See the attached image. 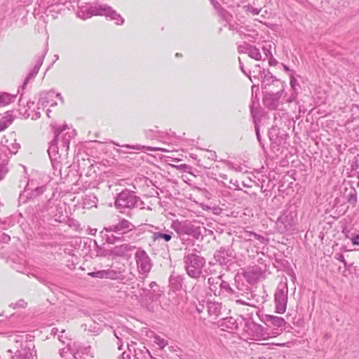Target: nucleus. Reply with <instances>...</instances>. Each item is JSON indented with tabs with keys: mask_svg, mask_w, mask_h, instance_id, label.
<instances>
[{
	"mask_svg": "<svg viewBox=\"0 0 359 359\" xmlns=\"http://www.w3.org/2000/svg\"><path fill=\"white\" fill-rule=\"evenodd\" d=\"M93 15H104L114 20L117 25H122L124 22L123 18L116 11L105 4L86 5L82 6L77 12V17L83 20Z\"/></svg>",
	"mask_w": 359,
	"mask_h": 359,
	"instance_id": "obj_1",
	"label": "nucleus"
},
{
	"mask_svg": "<svg viewBox=\"0 0 359 359\" xmlns=\"http://www.w3.org/2000/svg\"><path fill=\"white\" fill-rule=\"evenodd\" d=\"M139 203L143 205L140 197L137 196L134 191L126 189L116 195L114 206L120 212L123 213L126 209L137 208Z\"/></svg>",
	"mask_w": 359,
	"mask_h": 359,
	"instance_id": "obj_2",
	"label": "nucleus"
},
{
	"mask_svg": "<svg viewBox=\"0 0 359 359\" xmlns=\"http://www.w3.org/2000/svg\"><path fill=\"white\" fill-rule=\"evenodd\" d=\"M135 229V226L133 223L124 218H122L118 220L117 224H111L104 228V230L106 232H114L116 234L106 235V242L110 244H113L116 241H120L121 236L128 233Z\"/></svg>",
	"mask_w": 359,
	"mask_h": 359,
	"instance_id": "obj_3",
	"label": "nucleus"
},
{
	"mask_svg": "<svg viewBox=\"0 0 359 359\" xmlns=\"http://www.w3.org/2000/svg\"><path fill=\"white\" fill-rule=\"evenodd\" d=\"M184 268L191 278L197 279L202 274V269L205 264V259L196 252H191L184 257Z\"/></svg>",
	"mask_w": 359,
	"mask_h": 359,
	"instance_id": "obj_4",
	"label": "nucleus"
},
{
	"mask_svg": "<svg viewBox=\"0 0 359 359\" xmlns=\"http://www.w3.org/2000/svg\"><path fill=\"white\" fill-rule=\"evenodd\" d=\"M55 138L52 140V149L56 144H59L61 149L67 152L69 148L70 140L74 137L75 131L71 130L66 125L62 127L53 126Z\"/></svg>",
	"mask_w": 359,
	"mask_h": 359,
	"instance_id": "obj_5",
	"label": "nucleus"
},
{
	"mask_svg": "<svg viewBox=\"0 0 359 359\" xmlns=\"http://www.w3.org/2000/svg\"><path fill=\"white\" fill-rule=\"evenodd\" d=\"M287 293L288 288L287 283H279L274 294L276 311L278 313H283L286 311L287 303Z\"/></svg>",
	"mask_w": 359,
	"mask_h": 359,
	"instance_id": "obj_6",
	"label": "nucleus"
},
{
	"mask_svg": "<svg viewBox=\"0 0 359 359\" xmlns=\"http://www.w3.org/2000/svg\"><path fill=\"white\" fill-rule=\"evenodd\" d=\"M202 227L200 225H196L195 223L184 222L175 225L174 229L180 236L188 235L198 239L202 236Z\"/></svg>",
	"mask_w": 359,
	"mask_h": 359,
	"instance_id": "obj_7",
	"label": "nucleus"
},
{
	"mask_svg": "<svg viewBox=\"0 0 359 359\" xmlns=\"http://www.w3.org/2000/svg\"><path fill=\"white\" fill-rule=\"evenodd\" d=\"M34 346L32 343H27V340L25 344L21 346H15L7 351V353L11 359H33V350Z\"/></svg>",
	"mask_w": 359,
	"mask_h": 359,
	"instance_id": "obj_8",
	"label": "nucleus"
},
{
	"mask_svg": "<svg viewBox=\"0 0 359 359\" xmlns=\"http://www.w3.org/2000/svg\"><path fill=\"white\" fill-rule=\"evenodd\" d=\"M46 189V186L35 187L34 180L27 182L25 190L20 196V200L25 202L27 199H33L41 195Z\"/></svg>",
	"mask_w": 359,
	"mask_h": 359,
	"instance_id": "obj_9",
	"label": "nucleus"
},
{
	"mask_svg": "<svg viewBox=\"0 0 359 359\" xmlns=\"http://www.w3.org/2000/svg\"><path fill=\"white\" fill-rule=\"evenodd\" d=\"M135 258L139 273L147 275L151 269V260L147 253L144 250H137Z\"/></svg>",
	"mask_w": 359,
	"mask_h": 359,
	"instance_id": "obj_10",
	"label": "nucleus"
},
{
	"mask_svg": "<svg viewBox=\"0 0 359 359\" xmlns=\"http://www.w3.org/2000/svg\"><path fill=\"white\" fill-rule=\"evenodd\" d=\"M149 226L154 229V231H149L152 234L151 239L154 243L169 242L174 235L173 232L168 229L161 230L159 226H154L151 224H149Z\"/></svg>",
	"mask_w": 359,
	"mask_h": 359,
	"instance_id": "obj_11",
	"label": "nucleus"
},
{
	"mask_svg": "<svg viewBox=\"0 0 359 359\" xmlns=\"http://www.w3.org/2000/svg\"><path fill=\"white\" fill-rule=\"evenodd\" d=\"M6 143L7 144H0V155L3 156L4 162H8L9 155L15 154L20 147V144L16 142L15 140H13V142H9L7 140Z\"/></svg>",
	"mask_w": 359,
	"mask_h": 359,
	"instance_id": "obj_12",
	"label": "nucleus"
},
{
	"mask_svg": "<svg viewBox=\"0 0 359 359\" xmlns=\"http://www.w3.org/2000/svg\"><path fill=\"white\" fill-rule=\"evenodd\" d=\"M262 321L268 327L273 328L283 327L286 325V321L282 318L272 315H266L263 317Z\"/></svg>",
	"mask_w": 359,
	"mask_h": 359,
	"instance_id": "obj_13",
	"label": "nucleus"
},
{
	"mask_svg": "<svg viewBox=\"0 0 359 359\" xmlns=\"http://www.w3.org/2000/svg\"><path fill=\"white\" fill-rule=\"evenodd\" d=\"M262 273V269L259 266L255 265L248 268L244 272L243 276L249 283L252 284L258 280Z\"/></svg>",
	"mask_w": 359,
	"mask_h": 359,
	"instance_id": "obj_14",
	"label": "nucleus"
},
{
	"mask_svg": "<svg viewBox=\"0 0 359 359\" xmlns=\"http://www.w3.org/2000/svg\"><path fill=\"white\" fill-rule=\"evenodd\" d=\"M233 256V251L230 248H221L219 250L216 251L214 257L215 260L221 265L226 264L230 257Z\"/></svg>",
	"mask_w": 359,
	"mask_h": 359,
	"instance_id": "obj_15",
	"label": "nucleus"
},
{
	"mask_svg": "<svg viewBox=\"0 0 359 359\" xmlns=\"http://www.w3.org/2000/svg\"><path fill=\"white\" fill-rule=\"evenodd\" d=\"M45 55L42 54L40 56H38L35 61V65L33 67V69L31 70V72L29 73V74L27 76L26 79H25V81L22 86V89H24L26 86V85L29 83V81L32 80L38 74L39 70L41 67V66L43 64V61L44 59Z\"/></svg>",
	"mask_w": 359,
	"mask_h": 359,
	"instance_id": "obj_16",
	"label": "nucleus"
},
{
	"mask_svg": "<svg viewBox=\"0 0 359 359\" xmlns=\"http://www.w3.org/2000/svg\"><path fill=\"white\" fill-rule=\"evenodd\" d=\"M133 247L129 244L116 245L111 250L107 251V255L110 256L124 257L132 250Z\"/></svg>",
	"mask_w": 359,
	"mask_h": 359,
	"instance_id": "obj_17",
	"label": "nucleus"
},
{
	"mask_svg": "<svg viewBox=\"0 0 359 359\" xmlns=\"http://www.w3.org/2000/svg\"><path fill=\"white\" fill-rule=\"evenodd\" d=\"M278 222L283 224L285 230H290L295 224L293 212H285L279 218Z\"/></svg>",
	"mask_w": 359,
	"mask_h": 359,
	"instance_id": "obj_18",
	"label": "nucleus"
},
{
	"mask_svg": "<svg viewBox=\"0 0 359 359\" xmlns=\"http://www.w3.org/2000/svg\"><path fill=\"white\" fill-rule=\"evenodd\" d=\"M234 293L233 295H231V298L232 299H234L236 303L243 304V305H247L250 306H255L256 302H254V299H252V301H249L246 299V294L243 292H239L237 290V292L234 291Z\"/></svg>",
	"mask_w": 359,
	"mask_h": 359,
	"instance_id": "obj_19",
	"label": "nucleus"
},
{
	"mask_svg": "<svg viewBox=\"0 0 359 359\" xmlns=\"http://www.w3.org/2000/svg\"><path fill=\"white\" fill-rule=\"evenodd\" d=\"M54 97V91L42 93L40 95L38 104L42 106L46 105L48 104H50L51 107L55 106L57 104V102L53 100Z\"/></svg>",
	"mask_w": 359,
	"mask_h": 359,
	"instance_id": "obj_20",
	"label": "nucleus"
},
{
	"mask_svg": "<svg viewBox=\"0 0 359 359\" xmlns=\"http://www.w3.org/2000/svg\"><path fill=\"white\" fill-rule=\"evenodd\" d=\"M123 271L124 270H115L111 268L105 269V279L122 280L125 278Z\"/></svg>",
	"mask_w": 359,
	"mask_h": 359,
	"instance_id": "obj_21",
	"label": "nucleus"
},
{
	"mask_svg": "<svg viewBox=\"0 0 359 359\" xmlns=\"http://www.w3.org/2000/svg\"><path fill=\"white\" fill-rule=\"evenodd\" d=\"M13 116L11 111L0 114V131L6 129L13 122Z\"/></svg>",
	"mask_w": 359,
	"mask_h": 359,
	"instance_id": "obj_22",
	"label": "nucleus"
},
{
	"mask_svg": "<svg viewBox=\"0 0 359 359\" xmlns=\"http://www.w3.org/2000/svg\"><path fill=\"white\" fill-rule=\"evenodd\" d=\"M222 304L218 302H208L207 304V310L209 316L215 318L221 314Z\"/></svg>",
	"mask_w": 359,
	"mask_h": 359,
	"instance_id": "obj_23",
	"label": "nucleus"
},
{
	"mask_svg": "<svg viewBox=\"0 0 359 359\" xmlns=\"http://www.w3.org/2000/svg\"><path fill=\"white\" fill-rule=\"evenodd\" d=\"M237 290L239 292H243L246 294V299L252 301L254 299V294L250 291L249 286L245 285L243 283H240L237 278L235 279Z\"/></svg>",
	"mask_w": 359,
	"mask_h": 359,
	"instance_id": "obj_24",
	"label": "nucleus"
},
{
	"mask_svg": "<svg viewBox=\"0 0 359 359\" xmlns=\"http://www.w3.org/2000/svg\"><path fill=\"white\" fill-rule=\"evenodd\" d=\"M219 326H222L226 329L233 330L238 327V323L233 317H228L221 320Z\"/></svg>",
	"mask_w": 359,
	"mask_h": 359,
	"instance_id": "obj_25",
	"label": "nucleus"
},
{
	"mask_svg": "<svg viewBox=\"0 0 359 359\" xmlns=\"http://www.w3.org/2000/svg\"><path fill=\"white\" fill-rule=\"evenodd\" d=\"M182 278L180 276L172 274L170 277V285L174 290H180L182 287Z\"/></svg>",
	"mask_w": 359,
	"mask_h": 359,
	"instance_id": "obj_26",
	"label": "nucleus"
},
{
	"mask_svg": "<svg viewBox=\"0 0 359 359\" xmlns=\"http://www.w3.org/2000/svg\"><path fill=\"white\" fill-rule=\"evenodd\" d=\"M25 339H27V337L20 332H16L9 337V341L15 344L13 347L21 346V344H24L23 342Z\"/></svg>",
	"mask_w": 359,
	"mask_h": 359,
	"instance_id": "obj_27",
	"label": "nucleus"
},
{
	"mask_svg": "<svg viewBox=\"0 0 359 359\" xmlns=\"http://www.w3.org/2000/svg\"><path fill=\"white\" fill-rule=\"evenodd\" d=\"M122 147H126V148H129V149H135V150H140V149H142L145 148L147 150L151 151H164V152L168 151V149H163V148L144 147V146H142V145H140V144H135V145L126 144V145H123Z\"/></svg>",
	"mask_w": 359,
	"mask_h": 359,
	"instance_id": "obj_28",
	"label": "nucleus"
},
{
	"mask_svg": "<svg viewBox=\"0 0 359 359\" xmlns=\"http://www.w3.org/2000/svg\"><path fill=\"white\" fill-rule=\"evenodd\" d=\"M15 96L7 93H0V107L7 105L15 100Z\"/></svg>",
	"mask_w": 359,
	"mask_h": 359,
	"instance_id": "obj_29",
	"label": "nucleus"
},
{
	"mask_svg": "<svg viewBox=\"0 0 359 359\" xmlns=\"http://www.w3.org/2000/svg\"><path fill=\"white\" fill-rule=\"evenodd\" d=\"M219 288H220V295H222V292H226L227 294L233 295L234 293V290L230 287L228 282L221 280L219 283Z\"/></svg>",
	"mask_w": 359,
	"mask_h": 359,
	"instance_id": "obj_30",
	"label": "nucleus"
},
{
	"mask_svg": "<svg viewBox=\"0 0 359 359\" xmlns=\"http://www.w3.org/2000/svg\"><path fill=\"white\" fill-rule=\"evenodd\" d=\"M248 55L249 57L256 60H262V55L259 50L254 46L251 45L250 47L248 48Z\"/></svg>",
	"mask_w": 359,
	"mask_h": 359,
	"instance_id": "obj_31",
	"label": "nucleus"
},
{
	"mask_svg": "<svg viewBox=\"0 0 359 359\" xmlns=\"http://www.w3.org/2000/svg\"><path fill=\"white\" fill-rule=\"evenodd\" d=\"M153 341L161 349L164 348L168 344V340L156 334L153 337Z\"/></svg>",
	"mask_w": 359,
	"mask_h": 359,
	"instance_id": "obj_32",
	"label": "nucleus"
},
{
	"mask_svg": "<svg viewBox=\"0 0 359 359\" xmlns=\"http://www.w3.org/2000/svg\"><path fill=\"white\" fill-rule=\"evenodd\" d=\"M348 203L355 206L357 203V192L355 189H352L346 196Z\"/></svg>",
	"mask_w": 359,
	"mask_h": 359,
	"instance_id": "obj_33",
	"label": "nucleus"
},
{
	"mask_svg": "<svg viewBox=\"0 0 359 359\" xmlns=\"http://www.w3.org/2000/svg\"><path fill=\"white\" fill-rule=\"evenodd\" d=\"M221 281V278L217 277V281L215 282V285L210 287V290L211 292L213 293L215 296H220V288H219V283Z\"/></svg>",
	"mask_w": 359,
	"mask_h": 359,
	"instance_id": "obj_34",
	"label": "nucleus"
},
{
	"mask_svg": "<svg viewBox=\"0 0 359 359\" xmlns=\"http://www.w3.org/2000/svg\"><path fill=\"white\" fill-rule=\"evenodd\" d=\"M3 159V156L0 155V161H1V163H0V180H2L8 172V168L6 167L8 162H4Z\"/></svg>",
	"mask_w": 359,
	"mask_h": 359,
	"instance_id": "obj_35",
	"label": "nucleus"
},
{
	"mask_svg": "<svg viewBox=\"0 0 359 359\" xmlns=\"http://www.w3.org/2000/svg\"><path fill=\"white\" fill-rule=\"evenodd\" d=\"M11 6L9 2L6 1L0 5V16L4 17V15L8 13Z\"/></svg>",
	"mask_w": 359,
	"mask_h": 359,
	"instance_id": "obj_36",
	"label": "nucleus"
},
{
	"mask_svg": "<svg viewBox=\"0 0 359 359\" xmlns=\"http://www.w3.org/2000/svg\"><path fill=\"white\" fill-rule=\"evenodd\" d=\"M12 264H11V266L18 272L25 273V266L24 264L21 263H16L11 259Z\"/></svg>",
	"mask_w": 359,
	"mask_h": 359,
	"instance_id": "obj_37",
	"label": "nucleus"
},
{
	"mask_svg": "<svg viewBox=\"0 0 359 359\" xmlns=\"http://www.w3.org/2000/svg\"><path fill=\"white\" fill-rule=\"evenodd\" d=\"M229 29L230 30L236 31V32H238L241 35L244 34L245 28L243 26H240L239 25L229 23Z\"/></svg>",
	"mask_w": 359,
	"mask_h": 359,
	"instance_id": "obj_38",
	"label": "nucleus"
},
{
	"mask_svg": "<svg viewBox=\"0 0 359 359\" xmlns=\"http://www.w3.org/2000/svg\"><path fill=\"white\" fill-rule=\"evenodd\" d=\"M88 276L93 278L105 279V269L88 273Z\"/></svg>",
	"mask_w": 359,
	"mask_h": 359,
	"instance_id": "obj_39",
	"label": "nucleus"
},
{
	"mask_svg": "<svg viewBox=\"0 0 359 359\" xmlns=\"http://www.w3.org/2000/svg\"><path fill=\"white\" fill-rule=\"evenodd\" d=\"M261 77L263 79V82L269 81V79H273L272 81L274 80L277 81V79L273 76V75L269 72H266L265 70H263L260 73Z\"/></svg>",
	"mask_w": 359,
	"mask_h": 359,
	"instance_id": "obj_40",
	"label": "nucleus"
},
{
	"mask_svg": "<svg viewBox=\"0 0 359 359\" xmlns=\"http://www.w3.org/2000/svg\"><path fill=\"white\" fill-rule=\"evenodd\" d=\"M249 236H252L254 238L257 239L261 244L266 245L268 240L266 239L264 236L259 235L254 232H249Z\"/></svg>",
	"mask_w": 359,
	"mask_h": 359,
	"instance_id": "obj_41",
	"label": "nucleus"
},
{
	"mask_svg": "<svg viewBox=\"0 0 359 359\" xmlns=\"http://www.w3.org/2000/svg\"><path fill=\"white\" fill-rule=\"evenodd\" d=\"M11 240L8 235L4 232H0V245L3 243H8Z\"/></svg>",
	"mask_w": 359,
	"mask_h": 359,
	"instance_id": "obj_42",
	"label": "nucleus"
},
{
	"mask_svg": "<svg viewBox=\"0 0 359 359\" xmlns=\"http://www.w3.org/2000/svg\"><path fill=\"white\" fill-rule=\"evenodd\" d=\"M251 45L248 43H244L243 45H241L238 47V51L240 53H248V48L250 47Z\"/></svg>",
	"mask_w": 359,
	"mask_h": 359,
	"instance_id": "obj_43",
	"label": "nucleus"
},
{
	"mask_svg": "<svg viewBox=\"0 0 359 359\" xmlns=\"http://www.w3.org/2000/svg\"><path fill=\"white\" fill-rule=\"evenodd\" d=\"M290 84L292 90H297L296 86H299V83L297 80L293 76H290Z\"/></svg>",
	"mask_w": 359,
	"mask_h": 359,
	"instance_id": "obj_44",
	"label": "nucleus"
},
{
	"mask_svg": "<svg viewBox=\"0 0 359 359\" xmlns=\"http://www.w3.org/2000/svg\"><path fill=\"white\" fill-rule=\"evenodd\" d=\"M297 90H292V93L290 94L289 98L287 100V102L289 103L293 102L296 101L297 97Z\"/></svg>",
	"mask_w": 359,
	"mask_h": 359,
	"instance_id": "obj_45",
	"label": "nucleus"
},
{
	"mask_svg": "<svg viewBox=\"0 0 359 359\" xmlns=\"http://www.w3.org/2000/svg\"><path fill=\"white\" fill-rule=\"evenodd\" d=\"M248 11L250 13H252L253 15H258L260 11H261V8H254V7H252V6H248Z\"/></svg>",
	"mask_w": 359,
	"mask_h": 359,
	"instance_id": "obj_46",
	"label": "nucleus"
},
{
	"mask_svg": "<svg viewBox=\"0 0 359 359\" xmlns=\"http://www.w3.org/2000/svg\"><path fill=\"white\" fill-rule=\"evenodd\" d=\"M335 259L343 262L344 266H346L347 263L344 259V255L341 253H337L335 255Z\"/></svg>",
	"mask_w": 359,
	"mask_h": 359,
	"instance_id": "obj_47",
	"label": "nucleus"
},
{
	"mask_svg": "<svg viewBox=\"0 0 359 359\" xmlns=\"http://www.w3.org/2000/svg\"><path fill=\"white\" fill-rule=\"evenodd\" d=\"M270 48L271 45H269V47H266V46H263V51L266 57H271L273 55L270 50Z\"/></svg>",
	"mask_w": 359,
	"mask_h": 359,
	"instance_id": "obj_48",
	"label": "nucleus"
},
{
	"mask_svg": "<svg viewBox=\"0 0 359 359\" xmlns=\"http://www.w3.org/2000/svg\"><path fill=\"white\" fill-rule=\"evenodd\" d=\"M254 122L255 123V132H256L257 138L260 144H262L261 137H260V133H259V128L258 125L257 124L255 120H254Z\"/></svg>",
	"mask_w": 359,
	"mask_h": 359,
	"instance_id": "obj_49",
	"label": "nucleus"
},
{
	"mask_svg": "<svg viewBox=\"0 0 359 359\" xmlns=\"http://www.w3.org/2000/svg\"><path fill=\"white\" fill-rule=\"evenodd\" d=\"M52 142H50V146L49 147V149L48 150L49 155L50 156V154L52 152H57L58 149L60 148L59 144H56L53 148L52 149Z\"/></svg>",
	"mask_w": 359,
	"mask_h": 359,
	"instance_id": "obj_50",
	"label": "nucleus"
},
{
	"mask_svg": "<svg viewBox=\"0 0 359 359\" xmlns=\"http://www.w3.org/2000/svg\"><path fill=\"white\" fill-rule=\"evenodd\" d=\"M353 245H359V234L355 235L351 238Z\"/></svg>",
	"mask_w": 359,
	"mask_h": 359,
	"instance_id": "obj_51",
	"label": "nucleus"
},
{
	"mask_svg": "<svg viewBox=\"0 0 359 359\" xmlns=\"http://www.w3.org/2000/svg\"><path fill=\"white\" fill-rule=\"evenodd\" d=\"M32 116V119H37L40 117L41 114L39 111H34L33 114H27V116Z\"/></svg>",
	"mask_w": 359,
	"mask_h": 359,
	"instance_id": "obj_52",
	"label": "nucleus"
},
{
	"mask_svg": "<svg viewBox=\"0 0 359 359\" xmlns=\"http://www.w3.org/2000/svg\"><path fill=\"white\" fill-rule=\"evenodd\" d=\"M277 63V60L273 57V55L269 57V64L270 66H275Z\"/></svg>",
	"mask_w": 359,
	"mask_h": 359,
	"instance_id": "obj_53",
	"label": "nucleus"
},
{
	"mask_svg": "<svg viewBox=\"0 0 359 359\" xmlns=\"http://www.w3.org/2000/svg\"><path fill=\"white\" fill-rule=\"evenodd\" d=\"M25 304L26 302L23 299H20L15 304L17 307H25Z\"/></svg>",
	"mask_w": 359,
	"mask_h": 359,
	"instance_id": "obj_54",
	"label": "nucleus"
},
{
	"mask_svg": "<svg viewBox=\"0 0 359 359\" xmlns=\"http://www.w3.org/2000/svg\"><path fill=\"white\" fill-rule=\"evenodd\" d=\"M216 281H217V278H209L208 280V283L210 287H211L213 285H215Z\"/></svg>",
	"mask_w": 359,
	"mask_h": 359,
	"instance_id": "obj_55",
	"label": "nucleus"
},
{
	"mask_svg": "<svg viewBox=\"0 0 359 359\" xmlns=\"http://www.w3.org/2000/svg\"><path fill=\"white\" fill-rule=\"evenodd\" d=\"M249 232H250V231L246 232V233H245V236H243L244 239H245V241H252V238H251V237H253L252 236H249V235H248V233H249Z\"/></svg>",
	"mask_w": 359,
	"mask_h": 359,
	"instance_id": "obj_56",
	"label": "nucleus"
},
{
	"mask_svg": "<svg viewBox=\"0 0 359 359\" xmlns=\"http://www.w3.org/2000/svg\"><path fill=\"white\" fill-rule=\"evenodd\" d=\"M239 64H240V68L241 71L245 74L248 75L245 71L244 70V66L243 64L241 62V59L239 58Z\"/></svg>",
	"mask_w": 359,
	"mask_h": 359,
	"instance_id": "obj_57",
	"label": "nucleus"
},
{
	"mask_svg": "<svg viewBox=\"0 0 359 359\" xmlns=\"http://www.w3.org/2000/svg\"><path fill=\"white\" fill-rule=\"evenodd\" d=\"M55 97H57L59 100H60V101H61L62 102H64L63 98H62V95H61V94H60V93H57V94H55Z\"/></svg>",
	"mask_w": 359,
	"mask_h": 359,
	"instance_id": "obj_58",
	"label": "nucleus"
},
{
	"mask_svg": "<svg viewBox=\"0 0 359 359\" xmlns=\"http://www.w3.org/2000/svg\"><path fill=\"white\" fill-rule=\"evenodd\" d=\"M114 335L118 340H121V337L118 334L116 331H114Z\"/></svg>",
	"mask_w": 359,
	"mask_h": 359,
	"instance_id": "obj_59",
	"label": "nucleus"
},
{
	"mask_svg": "<svg viewBox=\"0 0 359 359\" xmlns=\"http://www.w3.org/2000/svg\"><path fill=\"white\" fill-rule=\"evenodd\" d=\"M34 105V102H27V106H28V108L30 109L32 106Z\"/></svg>",
	"mask_w": 359,
	"mask_h": 359,
	"instance_id": "obj_60",
	"label": "nucleus"
},
{
	"mask_svg": "<svg viewBox=\"0 0 359 359\" xmlns=\"http://www.w3.org/2000/svg\"><path fill=\"white\" fill-rule=\"evenodd\" d=\"M250 111H251V114H252V116H253V118H255V112H254V110H253L252 107H251V108H250Z\"/></svg>",
	"mask_w": 359,
	"mask_h": 359,
	"instance_id": "obj_61",
	"label": "nucleus"
},
{
	"mask_svg": "<svg viewBox=\"0 0 359 359\" xmlns=\"http://www.w3.org/2000/svg\"><path fill=\"white\" fill-rule=\"evenodd\" d=\"M9 306H10V307H12V308H13V309H15V308H16V307H17V306H15V304H11L9 305Z\"/></svg>",
	"mask_w": 359,
	"mask_h": 359,
	"instance_id": "obj_62",
	"label": "nucleus"
},
{
	"mask_svg": "<svg viewBox=\"0 0 359 359\" xmlns=\"http://www.w3.org/2000/svg\"><path fill=\"white\" fill-rule=\"evenodd\" d=\"M284 69L287 72H288L290 70L289 68L286 65H284Z\"/></svg>",
	"mask_w": 359,
	"mask_h": 359,
	"instance_id": "obj_63",
	"label": "nucleus"
},
{
	"mask_svg": "<svg viewBox=\"0 0 359 359\" xmlns=\"http://www.w3.org/2000/svg\"><path fill=\"white\" fill-rule=\"evenodd\" d=\"M50 111H50V109H47V111H46V114H47V116H50V115H49V114H50Z\"/></svg>",
	"mask_w": 359,
	"mask_h": 359,
	"instance_id": "obj_64",
	"label": "nucleus"
}]
</instances>
